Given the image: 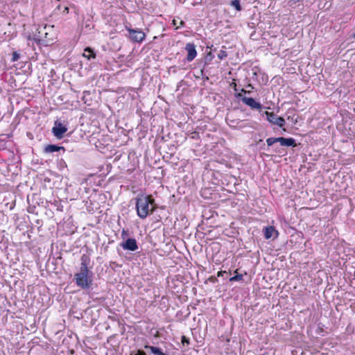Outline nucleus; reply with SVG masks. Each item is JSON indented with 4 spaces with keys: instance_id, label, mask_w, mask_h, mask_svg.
Masks as SVG:
<instances>
[{
    "instance_id": "obj_1",
    "label": "nucleus",
    "mask_w": 355,
    "mask_h": 355,
    "mask_svg": "<svg viewBox=\"0 0 355 355\" xmlns=\"http://www.w3.org/2000/svg\"><path fill=\"white\" fill-rule=\"evenodd\" d=\"M81 263L80 271L75 274L74 281L76 284L83 289H88L92 285L93 273L88 268L90 263V258L88 255L84 254L80 258Z\"/></svg>"
},
{
    "instance_id": "obj_2",
    "label": "nucleus",
    "mask_w": 355,
    "mask_h": 355,
    "mask_svg": "<svg viewBox=\"0 0 355 355\" xmlns=\"http://www.w3.org/2000/svg\"><path fill=\"white\" fill-rule=\"evenodd\" d=\"M136 209L139 217L144 219L155 210V200L152 196H139L136 198Z\"/></svg>"
},
{
    "instance_id": "obj_3",
    "label": "nucleus",
    "mask_w": 355,
    "mask_h": 355,
    "mask_svg": "<svg viewBox=\"0 0 355 355\" xmlns=\"http://www.w3.org/2000/svg\"><path fill=\"white\" fill-rule=\"evenodd\" d=\"M52 26H47L46 25L44 26H39L36 28L35 33H33V37L31 35L28 37V40L33 39L37 43L42 44L43 46H47L53 43L54 37L53 32Z\"/></svg>"
},
{
    "instance_id": "obj_4",
    "label": "nucleus",
    "mask_w": 355,
    "mask_h": 355,
    "mask_svg": "<svg viewBox=\"0 0 355 355\" xmlns=\"http://www.w3.org/2000/svg\"><path fill=\"white\" fill-rule=\"evenodd\" d=\"M236 97L240 98L243 103L250 107L252 109L257 110L261 111L262 109V105L258 102H257L252 98H248L244 96L241 93H238L236 94Z\"/></svg>"
},
{
    "instance_id": "obj_5",
    "label": "nucleus",
    "mask_w": 355,
    "mask_h": 355,
    "mask_svg": "<svg viewBox=\"0 0 355 355\" xmlns=\"http://www.w3.org/2000/svg\"><path fill=\"white\" fill-rule=\"evenodd\" d=\"M67 131V128L65 124L57 120L54 123V126L52 128L53 135L58 139L63 138L65 132Z\"/></svg>"
},
{
    "instance_id": "obj_6",
    "label": "nucleus",
    "mask_w": 355,
    "mask_h": 355,
    "mask_svg": "<svg viewBox=\"0 0 355 355\" xmlns=\"http://www.w3.org/2000/svg\"><path fill=\"white\" fill-rule=\"evenodd\" d=\"M266 115V119L272 124L277 125L280 128H282L285 125V119L283 117L277 116L274 112H269L266 111L263 112Z\"/></svg>"
},
{
    "instance_id": "obj_7",
    "label": "nucleus",
    "mask_w": 355,
    "mask_h": 355,
    "mask_svg": "<svg viewBox=\"0 0 355 355\" xmlns=\"http://www.w3.org/2000/svg\"><path fill=\"white\" fill-rule=\"evenodd\" d=\"M127 31L129 33L130 39L134 42H142L146 37V34L141 29L127 28Z\"/></svg>"
},
{
    "instance_id": "obj_8",
    "label": "nucleus",
    "mask_w": 355,
    "mask_h": 355,
    "mask_svg": "<svg viewBox=\"0 0 355 355\" xmlns=\"http://www.w3.org/2000/svg\"><path fill=\"white\" fill-rule=\"evenodd\" d=\"M121 246L125 250L135 251L138 249L137 241L129 238L125 242L121 243Z\"/></svg>"
},
{
    "instance_id": "obj_9",
    "label": "nucleus",
    "mask_w": 355,
    "mask_h": 355,
    "mask_svg": "<svg viewBox=\"0 0 355 355\" xmlns=\"http://www.w3.org/2000/svg\"><path fill=\"white\" fill-rule=\"evenodd\" d=\"M185 49L187 51V60L189 62H191L197 55V51L194 44L187 43L186 44Z\"/></svg>"
},
{
    "instance_id": "obj_10",
    "label": "nucleus",
    "mask_w": 355,
    "mask_h": 355,
    "mask_svg": "<svg viewBox=\"0 0 355 355\" xmlns=\"http://www.w3.org/2000/svg\"><path fill=\"white\" fill-rule=\"evenodd\" d=\"M55 152H58L59 154H64L65 153V148L55 144H50L44 147V153H53Z\"/></svg>"
},
{
    "instance_id": "obj_11",
    "label": "nucleus",
    "mask_w": 355,
    "mask_h": 355,
    "mask_svg": "<svg viewBox=\"0 0 355 355\" xmlns=\"http://www.w3.org/2000/svg\"><path fill=\"white\" fill-rule=\"evenodd\" d=\"M277 139L282 146H295L296 145L293 138L277 137Z\"/></svg>"
},
{
    "instance_id": "obj_12",
    "label": "nucleus",
    "mask_w": 355,
    "mask_h": 355,
    "mask_svg": "<svg viewBox=\"0 0 355 355\" xmlns=\"http://www.w3.org/2000/svg\"><path fill=\"white\" fill-rule=\"evenodd\" d=\"M83 56L87 58L88 60H90L92 58H94L96 57V54L92 48L87 47L84 50Z\"/></svg>"
},
{
    "instance_id": "obj_13",
    "label": "nucleus",
    "mask_w": 355,
    "mask_h": 355,
    "mask_svg": "<svg viewBox=\"0 0 355 355\" xmlns=\"http://www.w3.org/2000/svg\"><path fill=\"white\" fill-rule=\"evenodd\" d=\"M275 231L274 227L268 226L266 227L264 229V236L266 239H268L272 236V234Z\"/></svg>"
},
{
    "instance_id": "obj_14",
    "label": "nucleus",
    "mask_w": 355,
    "mask_h": 355,
    "mask_svg": "<svg viewBox=\"0 0 355 355\" xmlns=\"http://www.w3.org/2000/svg\"><path fill=\"white\" fill-rule=\"evenodd\" d=\"M230 4L232 6L234 7L236 10L240 11L241 10L240 0H232Z\"/></svg>"
},
{
    "instance_id": "obj_15",
    "label": "nucleus",
    "mask_w": 355,
    "mask_h": 355,
    "mask_svg": "<svg viewBox=\"0 0 355 355\" xmlns=\"http://www.w3.org/2000/svg\"><path fill=\"white\" fill-rule=\"evenodd\" d=\"M266 142H267L268 146H270L273 145L275 143L279 142V141H278L277 138L271 137V138H268L266 140Z\"/></svg>"
},
{
    "instance_id": "obj_16",
    "label": "nucleus",
    "mask_w": 355,
    "mask_h": 355,
    "mask_svg": "<svg viewBox=\"0 0 355 355\" xmlns=\"http://www.w3.org/2000/svg\"><path fill=\"white\" fill-rule=\"evenodd\" d=\"M243 279V275H236L233 277H232L230 279V282H236V281H240Z\"/></svg>"
},
{
    "instance_id": "obj_17",
    "label": "nucleus",
    "mask_w": 355,
    "mask_h": 355,
    "mask_svg": "<svg viewBox=\"0 0 355 355\" xmlns=\"http://www.w3.org/2000/svg\"><path fill=\"white\" fill-rule=\"evenodd\" d=\"M227 56V53L225 51H220V52L218 53V58L220 59V60H223L225 59L226 57Z\"/></svg>"
},
{
    "instance_id": "obj_18",
    "label": "nucleus",
    "mask_w": 355,
    "mask_h": 355,
    "mask_svg": "<svg viewBox=\"0 0 355 355\" xmlns=\"http://www.w3.org/2000/svg\"><path fill=\"white\" fill-rule=\"evenodd\" d=\"M12 62L17 61L19 60V54L17 52H16V51H14L12 53Z\"/></svg>"
},
{
    "instance_id": "obj_19",
    "label": "nucleus",
    "mask_w": 355,
    "mask_h": 355,
    "mask_svg": "<svg viewBox=\"0 0 355 355\" xmlns=\"http://www.w3.org/2000/svg\"><path fill=\"white\" fill-rule=\"evenodd\" d=\"M128 236V232L127 230H125L124 229L122 230L121 232V237L122 239H125Z\"/></svg>"
},
{
    "instance_id": "obj_20",
    "label": "nucleus",
    "mask_w": 355,
    "mask_h": 355,
    "mask_svg": "<svg viewBox=\"0 0 355 355\" xmlns=\"http://www.w3.org/2000/svg\"><path fill=\"white\" fill-rule=\"evenodd\" d=\"M182 343L184 345V343L189 344V340L185 336H182Z\"/></svg>"
},
{
    "instance_id": "obj_21",
    "label": "nucleus",
    "mask_w": 355,
    "mask_h": 355,
    "mask_svg": "<svg viewBox=\"0 0 355 355\" xmlns=\"http://www.w3.org/2000/svg\"><path fill=\"white\" fill-rule=\"evenodd\" d=\"M135 355H146V353L141 349H138Z\"/></svg>"
},
{
    "instance_id": "obj_22",
    "label": "nucleus",
    "mask_w": 355,
    "mask_h": 355,
    "mask_svg": "<svg viewBox=\"0 0 355 355\" xmlns=\"http://www.w3.org/2000/svg\"><path fill=\"white\" fill-rule=\"evenodd\" d=\"M191 134H192L191 137H192L193 139L197 138V137H198V132H192Z\"/></svg>"
},
{
    "instance_id": "obj_23",
    "label": "nucleus",
    "mask_w": 355,
    "mask_h": 355,
    "mask_svg": "<svg viewBox=\"0 0 355 355\" xmlns=\"http://www.w3.org/2000/svg\"><path fill=\"white\" fill-rule=\"evenodd\" d=\"M154 157L153 156H150V157H146V159H147V162H150V160L152 161Z\"/></svg>"
},
{
    "instance_id": "obj_24",
    "label": "nucleus",
    "mask_w": 355,
    "mask_h": 355,
    "mask_svg": "<svg viewBox=\"0 0 355 355\" xmlns=\"http://www.w3.org/2000/svg\"><path fill=\"white\" fill-rule=\"evenodd\" d=\"M281 157H275V158H280ZM275 162H279L280 160L279 159H274L273 160Z\"/></svg>"
},
{
    "instance_id": "obj_25",
    "label": "nucleus",
    "mask_w": 355,
    "mask_h": 355,
    "mask_svg": "<svg viewBox=\"0 0 355 355\" xmlns=\"http://www.w3.org/2000/svg\"><path fill=\"white\" fill-rule=\"evenodd\" d=\"M223 273H226V272L225 271H220V272H218V276L222 275Z\"/></svg>"
},
{
    "instance_id": "obj_26",
    "label": "nucleus",
    "mask_w": 355,
    "mask_h": 355,
    "mask_svg": "<svg viewBox=\"0 0 355 355\" xmlns=\"http://www.w3.org/2000/svg\"><path fill=\"white\" fill-rule=\"evenodd\" d=\"M241 92H243V93H249L250 92V90H248V92L246 90H245L244 89H241Z\"/></svg>"
},
{
    "instance_id": "obj_27",
    "label": "nucleus",
    "mask_w": 355,
    "mask_h": 355,
    "mask_svg": "<svg viewBox=\"0 0 355 355\" xmlns=\"http://www.w3.org/2000/svg\"><path fill=\"white\" fill-rule=\"evenodd\" d=\"M184 25V22L183 21H181L180 26H183Z\"/></svg>"
},
{
    "instance_id": "obj_28",
    "label": "nucleus",
    "mask_w": 355,
    "mask_h": 355,
    "mask_svg": "<svg viewBox=\"0 0 355 355\" xmlns=\"http://www.w3.org/2000/svg\"><path fill=\"white\" fill-rule=\"evenodd\" d=\"M68 10H69L68 7H65V8H64V12H65V11H66L67 12H68Z\"/></svg>"
},
{
    "instance_id": "obj_29",
    "label": "nucleus",
    "mask_w": 355,
    "mask_h": 355,
    "mask_svg": "<svg viewBox=\"0 0 355 355\" xmlns=\"http://www.w3.org/2000/svg\"><path fill=\"white\" fill-rule=\"evenodd\" d=\"M173 25H176V22H175V19H173Z\"/></svg>"
},
{
    "instance_id": "obj_30",
    "label": "nucleus",
    "mask_w": 355,
    "mask_h": 355,
    "mask_svg": "<svg viewBox=\"0 0 355 355\" xmlns=\"http://www.w3.org/2000/svg\"><path fill=\"white\" fill-rule=\"evenodd\" d=\"M234 90H235V91H237V90H238V89H236V85H235V86H234Z\"/></svg>"
},
{
    "instance_id": "obj_31",
    "label": "nucleus",
    "mask_w": 355,
    "mask_h": 355,
    "mask_svg": "<svg viewBox=\"0 0 355 355\" xmlns=\"http://www.w3.org/2000/svg\"><path fill=\"white\" fill-rule=\"evenodd\" d=\"M130 355H135V354H133V352H132V353L130 354Z\"/></svg>"
},
{
    "instance_id": "obj_32",
    "label": "nucleus",
    "mask_w": 355,
    "mask_h": 355,
    "mask_svg": "<svg viewBox=\"0 0 355 355\" xmlns=\"http://www.w3.org/2000/svg\"><path fill=\"white\" fill-rule=\"evenodd\" d=\"M354 37H355V33L354 34Z\"/></svg>"
}]
</instances>
